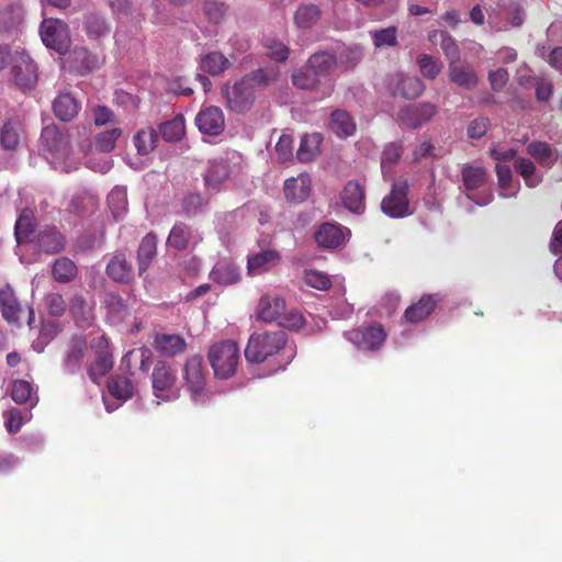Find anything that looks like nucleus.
<instances>
[{
  "label": "nucleus",
  "instance_id": "1",
  "mask_svg": "<svg viewBox=\"0 0 562 562\" xmlns=\"http://www.w3.org/2000/svg\"><path fill=\"white\" fill-rule=\"evenodd\" d=\"M14 235L16 243H30L45 254H57L65 247V237L54 225L34 227L33 212L24 209L15 222Z\"/></svg>",
  "mask_w": 562,
  "mask_h": 562
},
{
  "label": "nucleus",
  "instance_id": "2",
  "mask_svg": "<svg viewBox=\"0 0 562 562\" xmlns=\"http://www.w3.org/2000/svg\"><path fill=\"white\" fill-rule=\"evenodd\" d=\"M288 341L283 329L252 334L245 349V357L250 363L263 362L268 357L278 353Z\"/></svg>",
  "mask_w": 562,
  "mask_h": 562
},
{
  "label": "nucleus",
  "instance_id": "3",
  "mask_svg": "<svg viewBox=\"0 0 562 562\" xmlns=\"http://www.w3.org/2000/svg\"><path fill=\"white\" fill-rule=\"evenodd\" d=\"M153 394L159 402H172L180 397L175 369L165 360H158L151 372Z\"/></svg>",
  "mask_w": 562,
  "mask_h": 562
},
{
  "label": "nucleus",
  "instance_id": "4",
  "mask_svg": "<svg viewBox=\"0 0 562 562\" xmlns=\"http://www.w3.org/2000/svg\"><path fill=\"white\" fill-rule=\"evenodd\" d=\"M209 360L216 378H231L235 374L239 360L237 344L226 340L213 345L209 351Z\"/></svg>",
  "mask_w": 562,
  "mask_h": 562
},
{
  "label": "nucleus",
  "instance_id": "5",
  "mask_svg": "<svg viewBox=\"0 0 562 562\" xmlns=\"http://www.w3.org/2000/svg\"><path fill=\"white\" fill-rule=\"evenodd\" d=\"M40 35L43 44L59 55L68 53L71 45L69 27L60 19H44L40 25Z\"/></svg>",
  "mask_w": 562,
  "mask_h": 562
},
{
  "label": "nucleus",
  "instance_id": "6",
  "mask_svg": "<svg viewBox=\"0 0 562 562\" xmlns=\"http://www.w3.org/2000/svg\"><path fill=\"white\" fill-rule=\"evenodd\" d=\"M10 75L14 85L22 91H31L38 79L37 66L24 49H15Z\"/></svg>",
  "mask_w": 562,
  "mask_h": 562
},
{
  "label": "nucleus",
  "instance_id": "7",
  "mask_svg": "<svg viewBox=\"0 0 562 562\" xmlns=\"http://www.w3.org/2000/svg\"><path fill=\"white\" fill-rule=\"evenodd\" d=\"M306 66L323 83V97L329 95L334 90L333 75L338 68L336 55L327 50L316 52L310 56Z\"/></svg>",
  "mask_w": 562,
  "mask_h": 562
},
{
  "label": "nucleus",
  "instance_id": "8",
  "mask_svg": "<svg viewBox=\"0 0 562 562\" xmlns=\"http://www.w3.org/2000/svg\"><path fill=\"white\" fill-rule=\"evenodd\" d=\"M407 193L406 181L394 182L390 193L381 201V211L391 218H403L411 215Z\"/></svg>",
  "mask_w": 562,
  "mask_h": 562
},
{
  "label": "nucleus",
  "instance_id": "9",
  "mask_svg": "<svg viewBox=\"0 0 562 562\" xmlns=\"http://www.w3.org/2000/svg\"><path fill=\"white\" fill-rule=\"evenodd\" d=\"M205 372L203 358L199 355L190 357L183 366V380L195 402L201 401L204 396Z\"/></svg>",
  "mask_w": 562,
  "mask_h": 562
},
{
  "label": "nucleus",
  "instance_id": "10",
  "mask_svg": "<svg viewBox=\"0 0 562 562\" xmlns=\"http://www.w3.org/2000/svg\"><path fill=\"white\" fill-rule=\"evenodd\" d=\"M350 229L338 223L325 222L314 233L317 246L325 250L340 249L346 245Z\"/></svg>",
  "mask_w": 562,
  "mask_h": 562
},
{
  "label": "nucleus",
  "instance_id": "11",
  "mask_svg": "<svg viewBox=\"0 0 562 562\" xmlns=\"http://www.w3.org/2000/svg\"><path fill=\"white\" fill-rule=\"evenodd\" d=\"M223 94L229 110L236 113H245L255 102V91L243 78L233 86H225Z\"/></svg>",
  "mask_w": 562,
  "mask_h": 562
},
{
  "label": "nucleus",
  "instance_id": "12",
  "mask_svg": "<svg viewBox=\"0 0 562 562\" xmlns=\"http://www.w3.org/2000/svg\"><path fill=\"white\" fill-rule=\"evenodd\" d=\"M345 337L361 350L375 351L384 344L386 333L381 325H371L346 331Z\"/></svg>",
  "mask_w": 562,
  "mask_h": 562
},
{
  "label": "nucleus",
  "instance_id": "13",
  "mask_svg": "<svg viewBox=\"0 0 562 562\" xmlns=\"http://www.w3.org/2000/svg\"><path fill=\"white\" fill-rule=\"evenodd\" d=\"M437 114V106L430 102H419L403 106L397 114L401 125L417 130Z\"/></svg>",
  "mask_w": 562,
  "mask_h": 562
},
{
  "label": "nucleus",
  "instance_id": "14",
  "mask_svg": "<svg viewBox=\"0 0 562 562\" xmlns=\"http://www.w3.org/2000/svg\"><path fill=\"white\" fill-rule=\"evenodd\" d=\"M231 175L229 164L223 159H212L207 161L202 175L205 193L214 195L221 192Z\"/></svg>",
  "mask_w": 562,
  "mask_h": 562
},
{
  "label": "nucleus",
  "instance_id": "15",
  "mask_svg": "<svg viewBox=\"0 0 562 562\" xmlns=\"http://www.w3.org/2000/svg\"><path fill=\"white\" fill-rule=\"evenodd\" d=\"M195 125L204 135H220L225 127V117L222 109L215 105L201 109L195 116Z\"/></svg>",
  "mask_w": 562,
  "mask_h": 562
},
{
  "label": "nucleus",
  "instance_id": "16",
  "mask_svg": "<svg viewBox=\"0 0 562 562\" xmlns=\"http://www.w3.org/2000/svg\"><path fill=\"white\" fill-rule=\"evenodd\" d=\"M389 89L393 97L412 100L423 93L425 86L418 77L395 74L389 80Z\"/></svg>",
  "mask_w": 562,
  "mask_h": 562
},
{
  "label": "nucleus",
  "instance_id": "17",
  "mask_svg": "<svg viewBox=\"0 0 562 562\" xmlns=\"http://www.w3.org/2000/svg\"><path fill=\"white\" fill-rule=\"evenodd\" d=\"M41 150L55 159H65L68 155V142L56 125H48L41 134Z\"/></svg>",
  "mask_w": 562,
  "mask_h": 562
},
{
  "label": "nucleus",
  "instance_id": "18",
  "mask_svg": "<svg viewBox=\"0 0 562 562\" xmlns=\"http://www.w3.org/2000/svg\"><path fill=\"white\" fill-rule=\"evenodd\" d=\"M95 302L92 296L86 297L81 293L74 294L68 303V310L79 327H89L94 321Z\"/></svg>",
  "mask_w": 562,
  "mask_h": 562
},
{
  "label": "nucleus",
  "instance_id": "19",
  "mask_svg": "<svg viewBox=\"0 0 562 562\" xmlns=\"http://www.w3.org/2000/svg\"><path fill=\"white\" fill-rule=\"evenodd\" d=\"M202 238L199 233L184 222H176L168 238L167 246L177 251H182L196 245Z\"/></svg>",
  "mask_w": 562,
  "mask_h": 562
},
{
  "label": "nucleus",
  "instance_id": "20",
  "mask_svg": "<svg viewBox=\"0 0 562 562\" xmlns=\"http://www.w3.org/2000/svg\"><path fill=\"white\" fill-rule=\"evenodd\" d=\"M87 350V342L82 337H72L61 362L64 374L75 375L80 372Z\"/></svg>",
  "mask_w": 562,
  "mask_h": 562
},
{
  "label": "nucleus",
  "instance_id": "21",
  "mask_svg": "<svg viewBox=\"0 0 562 562\" xmlns=\"http://www.w3.org/2000/svg\"><path fill=\"white\" fill-rule=\"evenodd\" d=\"M106 276L117 283H128L134 278V268L124 252H115L105 268Z\"/></svg>",
  "mask_w": 562,
  "mask_h": 562
},
{
  "label": "nucleus",
  "instance_id": "22",
  "mask_svg": "<svg viewBox=\"0 0 562 562\" xmlns=\"http://www.w3.org/2000/svg\"><path fill=\"white\" fill-rule=\"evenodd\" d=\"M281 256L274 249H265L247 257V270L250 276L262 274L280 263Z\"/></svg>",
  "mask_w": 562,
  "mask_h": 562
},
{
  "label": "nucleus",
  "instance_id": "23",
  "mask_svg": "<svg viewBox=\"0 0 562 562\" xmlns=\"http://www.w3.org/2000/svg\"><path fill=\"white\" fill-rule=\"evenodd\" d=\"M153 346L161 356L172 358L186 351L187 341L179 334L157 333Z\"/></svg>",
  "mask_w": 562,
  "mask_h": 562
},
{
  "label": "nucleus",
  "instance_id": "24",
  "mask_svg": "<svg viewBox=\"0 0 562 562\" xmlns=\"http://www.w3.org/2000/svg\"><path fill=\"white\" fill-rule=\"evenodd\" d=\"M312 190L311 177L301 173L296 178L286 179L284 182V195L288 201L293 203H301L305 201Z\"/></svg>",
  "mask_w": 562,
  "mask_h": 562
},
{
  "label": "nucleus",
  "instance_id": "25",
  "mask_svg": "<svg viewBox=\"0 0 562 562\" xmlns=\"http://www.w3.org/2000/svg\"><path fill=\"white\" fill-rule=\"evenodd\" d=\"M344 206L355 214H362L366 209L364 190L357 181H349L340 193Z\"/></svg>",
  "mask_w": 562,
  "mask_h": 562
},
{
  "label": "nucleus",
  "instance_id": "26",
  "mask_svg": "<svg viewBox=\"0 0 562 562\" xmlns=\"http://www.w3.org/2000/svg\"><path fill=\"white\" fill-rule=\"evenodd\" d=\"M448 76L451 82L465 90H472L477 85L474 69L460 60L448 65Z\"/></svg>",
  "mask_w": 562,
  "mask_h": 562
},
{
  "label": "nucleus",
  "instance_id": "27",
  "mask_svg": "<svg viewBox=\"0 0 562 562\" xmlns=\"http://www.w3.org/2000/svg\"><path fill=\"white\" fill-rule=\"evenodd\" d=\"M285 308V301L278 295H265L258 304V318L271 323L280 319Z\"/></svg>",
  "mask_w": 562,
  "mask_h": 562
},
{
  "label": "nucleus",
  "instance_id": "28",
  "mask_svg": "<svg viewBox=\"0 0 562 562\" xmlns=\"http://www.w3.org/2000/svg\"><path fill=\"white\" fill-rule=\"evenodd\" d=\"M157 235L153 232L146 234L137 249V265L138 273L142 276L151 265L153 260L157 256Z\"/></svg>",
  "mask_w": 562,
  "mask_h": 562
},
{
  "label": "nucleus",
  "instance_id": "29",
  "mask_svg": "<svg viewBox=\"0 0 562 562\" xmlns=\"http://www.w3.org/2000/svg\"><path fill=\"white\" fill-rule=\"evenodd\" d=\"M101 304L106 310L108 317L114 324L123 322L128 316V307L116 292H105L101 299Z\"/></svg>",
  "mask_w": 562,
  "mask_h": 562
},
{
  "label": "nucleus",
  "instance_id": "30",
  "mask_svg": "<svg viewBox=\"0 0 562 562\" xmlns=\"http://www.w3.org/2000/svg\"><path fill=\"white\" fill-rule=\"evenodd\" d=\"M0 310L9 323H18L22 313L21 304L10 285L0 288Z\"/></svg>",
  "mask_w": 562,
  "mask_h": 562
},
{
  "label": "nucleus",
  "instance_id": "31",
  "mask_svg": "<svg viewBox=\"0 0 562 562\" xmlns=\"http://www.w3.org/2000/svg\"><path fill=\"white\" fill-rule=\"evenodd\" d=\"M328 126L338 137L352 136L357 130L352 116L342 109H336L331 112Z\"/></svg>",
  "mask_w": 562,
  "mask_h": 562
},
{
  "label": "nucleus",
  "instance_id": "32",
  "mask_svg": "<svg viewBox=\"0 0 562 562\" xmlns=\"http://www.w3.org/2000/svg\"><path fill=\"white\" fill-rule=\"evenodd\" d=\"M209 199L199 192H188L180 201L179 213L188 218H193L206 212Z\"/></svg>",
  "mask_w": 562,
  "mask_h": 562
},
{
  "label": "nucleus",
  "instance_id": "33",
  "mask_svg": "<svg viewBox=\"0 0 562 562\" xmlns=\"http://www.w3.org/2000/svg\"><path fill=\"white\" fill-rule=\"evenodd\" d=\"M437 301L430 294H425L420 300L405 310L404 318L408 323H419L428 317L435 310Z\"/></svg>",
  "mask_w": 562,
  "mask_h": 562
},
{
  "label": "nucleus",
  "instance_id": "34",
  "mask_svg": "<svg viewBox=\"0 0 562 562\" xmlns=\"http://www.w3.org/2000/svg\"><path fill=\"white\" fill-rule=\"evenodd\" d=\"M429 40L435 44L439 43L445 56L448 59V65L460 60V49L457 41L447 31H431L429 33Z\"/></svg>",
  "mask_w": 562,
  "mask_h": 562
},
{
  "label": "nucleus",
  "instance_id": "35",
  "mask_svg": "<svg viewBox=\"0 0 562 562\" xmlns=\"http://www.w3.org/2000/svg\"><path fill=\"white\" fill-rule=\"evenodd\" d=\"M53 110L60 121H71L79 111V104L75 97L68 92L59 93L53 101Z\"/></svg>",
  "mask_w": 562,
  "mask_h": 562
},
{
  "label": "nucleus",
  "instance_id": "36",
  "mask_svg": "<svg viewBox=\"0 0 562 562\" xmlns=\"http://www.w3.org/2000/svg\"><path fill=\"white\" fill-rule=\"evenodd\" d=\"M83 30L89 38L99 40L110 33V24L104 15L89 12L83 18Z\"/></svg>",
  "mask_w": 562,
  "mask_h": 562
},
{
  "label": "nucleus",
  "instance_id": "37",
  "mask_svg": "<svg viewBox=\"0 0 562 562\" xmlns=\"http://www.w3.org/2000/svg\"><path fill=\"white\" fill-rule=\"evenodd\" d=\"M200 69L211 76H218L231 67V61L220 52L207 53L200 58Z\"/></svg>",
  "mask_w": 562,
  "mask_h": 562
},
{
  "label": "nucleus",
  "instance_id": "38",
  "mask_svg": "<svg viewBox=\"0 0 562 562\" xmlns=\"http://www.w3.org/2000/svg\"><path fill=\"white\" fill-rule=\"evenodd\" d=\"M11 397L16 404H25L33 408L38 403L37 394L32 384L25 380H15L12 385Z\"/></svg>",
  "mask_w": 562,
  "mask_h": 562
},
{
  "label": "nucleus",
  "instance_id": "39",
  "mask_svg": "<svg viewBox=\"0 0 562 562\" xmlns=\"http://www.w3.org/2000/svg\"><path fill=\"white\" fill-rule=\"evenodd\" d=\"M321 18V9L314 3H301L294 13V23L300 29H311Z\"/></svg>",
  "mask_w": 562,
  "mask_h": 562
},
{
  "label": "nucleus",
  "instance_id": "40",
  "mask_svg": "<svg viewBox=\"0 0 562 562\" xmlns=\"http://www.w3.org/2000/svg\"><path fill=\"white\" fill-rule=\"evenodd\" d=\"M158 139V132L153 127H147L138 131L134 135L133 143L136 147L137 154L146 156L156 148Z\"/></svg>",
  "mask_w": 562,
  "mask_h": 562
},
{
  "label": "nucleus",
  "instance_id": "41",
  "mask_svg": "<svg viewBox=\"0 0 562 562\" xmlns=\"http://www.w3.org/2000/svg\"><path fill=\"white\" fill-rule=\"evenodd\" d=\"M113 367L112 353L108 349L99 350L94 362L88 368V376L93 383L111 371Z\"/></svg>",
  "mask_w": 562,
  "mask_h": 562
},
{
  "label": "nucleus",
  "instance_id": "42",
  "mask_svg": "<svg viewBox=\"0 0 562 562\" xmlns=\"http://www.w3.org/2000/svg\"><path fill=\"white\" fill-rule=\"evenodd\" d=\"M278 71L273 67L258 68L243 77L255 91L256 88H266L277 80Z\"/></svg>",
  "mask_w": 562,
  "mask_h": 562
},
{
  "label": "nucleus",
  "instance_id": "43",
  "mask_svg": "<svg viewBox=\"0 0 562 562\" xmlns=\"http://www.w3.org/2000/svg\"><path fill=\"white\" fill-rule=\"evenodd\" d=\"M463 187L467 191L480 189L486 183V170L482 167L467 165L461 171Z\"/></svg>",
  "mask_w": 562,
  "mask_h": 562
},
{
  "label": "nucleus",
  "instance_id": "44",
  "mask_svg": "<svg viewBox=\"0 0 562 562\" xmlns=\"http://www.w3.org/2000/svg\"><path fill=\"white\" fill-rule=\"evenodd\" d=\"M108 390L117 400L127 401L133 396L134 384L124 375H113L108 382Z\"/></svg>",
  "mask_w": 562,
  "mask_h": 562
},
{
  "label": "nucleus",
  "instance_id": "45",
  "mask_svg": "<svg viewBox=\"0 0 562 562\" xmlns=\"http://www.w3.org/2000/svg\"><path fill=\"white\" fill-rule=\"evenodd\" d=\"M158 133L168 143L179 142L186 133L184 119L178 115L170 121L161 123Z\"/></svg>",
  "mask_w": 562,
  "mask_h": 562
},
{
  "label": "nucleus",
  "instance_id": "46",
  "mask_svg": "<svg viewBox=\"0 0 562 562\" xmlns=\"http://www.w3.org/2000/svg\"><path fill=\"white\" fill-rule=\"evenodd\" d=\"M108 205L116 221L121 220L127 210V190L116 186L108 195Z\"/></svg>",
  "mask_w": 562,
  "mask_h": 562
},
{
  "label": "nucleus",
  "instance_id": "47",
  "mask_svg": "<svg viewBox=\"0 0 562 562\" xmlns=\"http://www.w3.org/2000/svg\"><path fill=\"white\" fill-rule=\"evenodd\" d=\"M21 128L18 121H7L0 132V143L5 150H15L20 144Z\"/></svg>",
  "mask_w": 562,
  "mask_h": 562
},
{
  "label": "nucleus",
  "instance_id": "48",
  "mask_svg": "<svg viewBox=\"0 0 562 562\" xmlns=\"http://www.w3.org/2000/svg\"><path fill=\"white\" fill-rule=\"evenodd\" d=\"M52 273L56 281L67 283L75 279L77 274V267L69 258L60 257L55 260Z\"/></svg>",
  "mask_w": 562,
  "mask_h": 562
},
{
  "label": "nucleus",
  "instance_id": "49",
  "mask_svg": "<svg viewBox=\"0 0 562 562\" xmlns=\"http://www.w3.org/2000/svg\"><path fill=\"white\" fill-rule=\"evenodd\" d=\"M514 168L529 188H536L542 181V177L536 172L535 164L528 158L516 159Z\"/></svg>",
  "mask_w": 562,
  "mask_h": 562
},
{
  "label": "nucleus",
  "instance_id": "50",
  "mask_svg": "<svg viewBox=\"0 0 562 562\" xmlns=\"http://www.w3.org/2000/svg\"><path fill=\"white\" fill-rule=\"evenodd\" d=\"M321 142L322 137L317 133H314L312 135H304L301 138L300 147L296 151V158L301 162L311 161L315 157V154L318 150Z\"/></svg>",
  "mask_w": 562,
  "mask_h": 562
},
{
  "label": "nucleus",
  "instance_id": "51",
  "mask_svg": "<svg viewBox=\"0 0 562 562\" xmlns=\"http://www.w3.org/2000/svg\"><path fill=\"white\" fill-rule=\"evenodd\" d=\"M211 278L216 283L228 285L239 280V273L234 265L217 263L211 271Z\"/></svg>",
  "mask_w": 562,
  "mask_h": 562
},
{
  "label": "nucleus",
  "instance_id": "52",
  "mask_svg": "<svg viewBox=\"0 0 562 562\" xmlns=\"http://www.w3.org/2000/svg\"><path fill=\"white\" fill-rule=\"evenodd\" d=\"M362 57L363 50L360 46L344 47L336 55L338 68L341 70L352 69L361 61Z\"/></svg>",
  "mask_w": 562,
  "mask_h": 562
},
{
  "label": "nucleus",
  "instance_id": "53",
  "mask_svg": "<svg viewBox=\"0 0 562 562\" xmlns=\"http://www.w3.org/2000/svg\"><path fill=\"white\" fill-rule=\"evenodd\" d=\"M292 83L302 90H316L323 87L321 80L314 76L313 71L305 66L304 70H299L292 75Z\"/></svg>",
  "mask_w": 562,
  "mask_h": 562
},
{
  "label": "nucleus",
  "instance_id": "54",
  "mask_svg": "<svg viewBox=\"0 0 562 562\" xmlns=\"http://www.w3.org/2000/svg\"><path fill=\"white\" fill-rule=\"evenodd\" d=\"M122 135L120 127H113L95 136V147L99 151L110 153L114 149L117 138Z\"/></svg>",
  "mask_w": 562,
  "mask_h": 562
},
{
  "label": "nucleus",
  "instance_id": "55",
  "mask_svg": "<svg viewBox=\"0 0 562 562\" xmlns=\"http://www.w3.org/2000/svg\"><path fill=\"white\" fill-rule=\"evenodd\" d=\"M495 171L497 175L498 186L502 190L501 195L503 198L515 196L517 194V190H514V191L509 190L510 186H512V177H513L510 167L506 164H497Z\"/></svg>",
  "mask_w": 562,
  "mask_h": 562
},
{
  "label": "nucleus",
  "instance_id": "56",
  "mask_svg": "<svg viewBox=\"0 0 562 562\" xmlns=\"http://www.w3.org/2000/svg\"><path fill=\"white\" fill-rule=\"evenodd\" d=\"M403 153V146L401 143L387 144L381 156V169L385 173L387 168H392L401 158Z\"/></svg>",
  "mask_w": 562,
  "mask_h": 562
},
{
  "label": "nucleus",
  "instance_id": "57",
  "mask_svg": "<svg viewBox=\"0 0 562 562\" xmlns=\"http://www.w3.org/2000/svg\"><path fill=\"white\" fill-rule=\"evenodd\" d=\"M418 65L423 76L428 79H435L442 69L441 60L427 54L419 55Z\"/></svg>",
  "mask_w": 562,
  "mask_h": 562
},
{
  "label": "nucleus",
  "instance_id": "58",
  "mask_svg": "<svg viewBox=\"0 0 562 562\" xmlns=\"http://www.w3.org/2000/svg\"><path fill=\"white\" fill-rule=\"evenodd\" d=\"M396 31L395 26H390L370 32L374 46H395L397 44Z\"/></svg>",
  "mask_w": 562,
  "mask_h": 562
},
{
  "label": "nucleus",
  "instance_id": "59",
  "mask_svg": "<svg viewBox=\"0 0 562 562\" xmlns=\"http://www.w3.org/2000/svg\"><path fill=\"white\" fill-rule=\"evenodd\" d=\"M527 151L543 165L552 162V149L547 143L532 142L528 144Z\"/></svg>",
  "mask_w": 562,
  "mask_h": 562
},
{
  "label": "nucleus",
  "instance_id": "60",
  "mask_svg": "<svg viewBox=\"0 0 562 562\" xmlns=\"http://www.w3.org/2000/svg\"><path fill=\"white\" fill-rule=\"evenodd\" d=\"M304 281L308 286L321 291L328 290L331 286L329 277L326 273L316 270L306 271Z\"/></svg>",
  "mask_w": 562,
  "mask_h": 562
},
{
  "label": "nucleus",
  "instance_id": "61",
  "mask_svg": "<svg viewBox=\"0 0 562 562\" xmlns=\"http://www.w3.org/2000/svg\"><path fill=\"white\" fill-rule=\"evenodd\" d=\"M45 305L50 316L60 317L66 311V303L61 294L48 293L45 296Z\"/></svg>",
  "mask_w": 562,
  "mask_h": 562
},
{
  "label": "nucleus",
  "instance_id": "62",
  "mask_svg": "<svg viewBox=\"0 0 562 562\" xmlns=\"http://www.w3.org/2000/svg\"><path fill=\"white\" fill-rule=\"evenodd\" d=\"M490 127V120L487 117H476L472 120L467 128V136L471 139L482 138Z\"/></svg>",
  "mask_w": 562,
  "mask_h": 562
},
{
  "label": "nucleus",
  "instance_id": "63",
  "mask_svg": "<svg viewBox=\"0 0 562 562\" xmlns=\"http://www.w3.org/2000/svg\"><path fill=\"white\" fill-rule=\"evenodd\" d=\"M276 151L281 161H288L293 156V137L289 134H282L276 145Z\"/></svg>",
  "mask_w": 562,
  "mask_h": 562
},
{
  "label": "nucleus",
  "instance_id": "64",
  "mask_svg": "<svg viewBox=\"0 0 562 562\" xmlns=\"http://www.w3.org/2000/svg\"><path fill=\"white\" fill-rule=\"evenodd\" d=\"M203 11L211 22L220 23L226 13V7L216 1H206L203 4Z\"/></svg>",
  "mask_w": 562,
  "mask_h": 562
}]
</instances>
